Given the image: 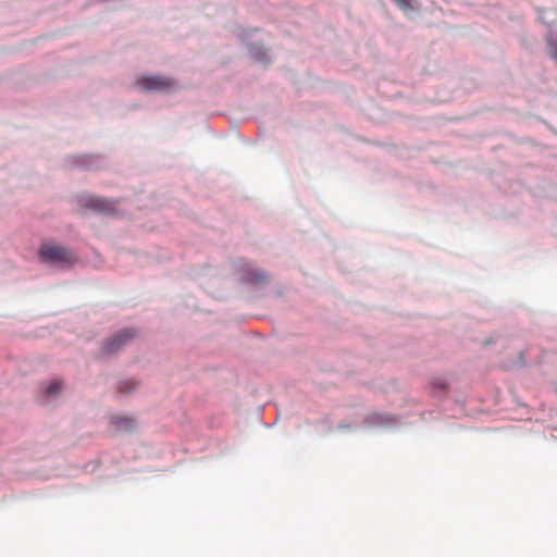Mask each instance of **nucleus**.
I'll use <instances>...</instances> for the list:
<instances>
[{
  "label": "nucleus",
  "mask_w": 557,
  "mask_h": 557,
  "mask_svg": "<svg viewBox=\"0 0 557 557\" xmlns=\"http://www.w3.org/2000/svg\"><path fill=\"white\" fill-rule=\"evenodd\" d=\"M40 260L52 264H72L76 261L74 253L57 245L44 244L39 250Z\"/></svg>",
  "instance_id": "nucleus-1"
},
{
  "label": "nucleus",
  "mask_w": 557,
  "mask_h": 557,
  "mask_svg": "<svg viewBox=\"0 0 557 557\" xmlns=\"http://www.w3.org/2000/svg\"><path fill=\"white\" fill-rule=\"evenodd\" d=\"M136 84L146 91H168L175 85L171 78L159 75L140 77Z\"/></svg>",
  "instance_id": "nucleus-2"
},
{
  "label": "nucleus",
  "mask_w": 557,
  "mask_h": 557,
  "mask_svg": "<svg viewBox=\"0 0 557 557\" xmlns=\"http://www.w3.org/2000/svg\"><path fill=\"white\" fill-rule=\"evenodd\" d=\"M136 335V332L132 329H126L103 343L101 351L103 355H113L117 352L129 339Z\"/></svg>",
  "instance_id": "nucleus-3"
},
{
  "label": "nucleus",
  "mask_w": 557,
  "mask_h": 557,
  "mask_svg": "<svg viewBox=\"0 0 557 557\" xmlns=\"http://www.w3.org/2000/svg\"><path fill=\"white\" fill-rule=\"evenodd\" d=\"M78 201L82 207L103 213H111L114 211L115 208V201L107 198L96 197L92 195L82 196L79 197Z\"/></svg>",
  "instance_id": "nucleus-4"
},
{
  "label": "nucleus",
  "mask_w": 557,
  "mask_h": 557,
  "mask_svg": "<svg viewBox=\"0 0 557 557\" xmlns=\"http://www.w3.org/2000/svg\"><path fill=\"white\" fill-rule=\"evenodd\" d=\"M111 424L116 431H131L136 428V420L131 417L114 416L111 418Z\"/></svg>",
  "instance_id": "nucleus-5"
},
{
  "label": "nucleus",
  "mask_w": 557,
  "mask_h": 557,
  "mask_svg": "<svg viewBox=\"0 0 557 557\" xmlns=\"http://www.w3.org/2000/svg\"><path fill=\"white\" fill-rule=\"evenodd\" d=\"M394 1L405 12L413 10V1L414 0H394Z\"/></svg>",
  "instance_id": "nucleus-6"
},
{
  "label": "nucleus",
  "mask_w": 557,
  "mask_h": 557,
  "mask_svg": "<svg viewBox=\"0 0 557 557\" xmlns=\"http://www.w3.org/2000/svg\"><path fill=\"white\" fill-rule=\"evenodd\" d=\"M62 388V384L59 381H53L50 383V385L47 388L48 395H55L58 394Z\"/></svg>",
  "instance_id": "nucleus-7"
},
{
  "label": "nucleus",
  "mask_w": 557,
  "mask_h": 557,
  "mask_svg": "<svg viewBox=\"0 0 557 557\" xmlns=\"http://www.w3.org/2000/svg\"><path fill=\"white\" fill-rule=\"evenodd\" d=\"M133 388H135V383L133 381H126L120 385L121 392H131Z\"/></svg>",
  "instance_id": "nucleus-8"
},
{
  "label": "nucleus",
  "mask_w": 557,
  "mask_h": 557,
  "mask_svg": "<svg viewBox=\"0 0 557 557\" xmlns=\"http://www.w3.org/2000/svg\"><path fill=\"white\" fill-rule=\"evenodd\" d=\"M250 282H262L265 280V274L264 273H258L256 276L253 277H249L248 278Z\"/></svg>",
  "instance_id": "nucleus-9"
}]
</instances>
